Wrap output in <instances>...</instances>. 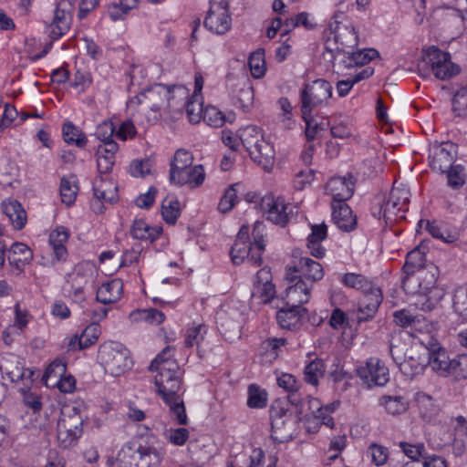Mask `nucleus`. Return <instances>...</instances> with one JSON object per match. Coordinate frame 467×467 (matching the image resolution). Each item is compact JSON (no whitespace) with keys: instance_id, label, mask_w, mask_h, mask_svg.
Segmentation results:
<instances>
[{"instance_id":"f257e3e1","label":"nucleus","mask_w":467,"mask_h":467,"mask_svg":"<svg viewBox=\"0 0 467 467\" xmlns=\"http://www.w3.org/2000/svg\"><path fill=\"white\" fill-rule=\"evenodd\" d=\"M173 348L166 347L151 361L149 369L157 371L154 383L158 395L169 405L174 419L181 425L188 422L183 401L178 395L181 389L180 368L172 358Z\"/></svg>"},{"instance_id":"f03ea898","label":"nucleus","mask_w":467,"mask_h":467,"mask_svg":"<svg viewBox=\"0 0 467 467\" xmlns=\"http://www.w3.org/2000/svg\"><path fill=\"white\" fill-rule=\"evenodd\" d=\"M265 224L262 222L256 221L253 227L252 242L249 237V227L243 225L240 228L230 252L234 264L239 265L244 259H247L254 265L261 264V256L265 247Z\"/></svg>"},{"instance_id":"7ed1b4c3","label":"nucleus","mask_w":467,"mask_h":467,"mask_svg":"<svg viewBox=\"0 0 467 467\" xmlns=\"http://www.w3.org/2000/svg\"><path fill=\"white\" fill-rule=\"evenodd\" d=\"M426 258L424 252L417 247L408 253L403 265L402 287L407 293H415L416 283L419 282L420 289L426 291L436 283V275L433 271L423 269Z\"/></svg>"},{"instance_id":"20e7f679","label":"nucleus","mask_w":467,"mask_h":467,"mask_svg":"<svg viewBox=\"0 0 467 467\" xmlns=\"http://www.w3.org/2000/svg\"><path fill=\"white\" fill-rule=\"evenodd\" d=\"M98 360L105 374L114 378L125 374L133 364L129 349L118 342L102 344Z\"/></svg>"},{"instance_id":"39448f33","label":"nucleus","mask_w":467,"mask_h":467,"mask_svg":"<svg viewBox=\"0 0 467 467\" xmlns=\"http://www.w3.org/2000/svg\"><path fill=\"white\" fill-rule=\"evenodd\" d=\"M83 417L80 409L76 406H66L62 409L57 420V441L62 448L75 445L82 435Z\"/></svg>"},{"instance_id":"423d86ee","label":"nucleus","mask_w":467,"mask_h":467,"mask_svg":"<svg viewBox=\"0 0 467 467\" xmlns=\"http://www.w3.org/2000/svg\"><path fill=\"white\" fill-rule=\"evenodd\" d=\"M379 57V52L374 48H364L350 53L344 60V65L349 69H354L353 73L337 82V88L341 85L352 88L359 81L368 78L374 73L373 67L366 66L372 59Z\"/></svg>"},{"instance_id":"0eeeda50","label":"nucleus","mask_w":467,"mask_h":467,"mask_svg":"<svg viewBox=\"0 0 467 467\" xmlns=\"http://www.w3.org/2000/svg\"><path fill=\"white\" fill-rule=\"evenodd\" d=\"M410 190L403 186H393L388 199L379 202L378 212H373L379 219L383 217L388 223H393L405 218V213L409 209Z\"/></svg>"},{"instance_id":"6e6552de","label":"nucleus","mask_w":467,"mask_h":467,"mask_svg":"<svg viewBox=\"0 0 467 467\" xmlns=\"http://www.w3.org/2000/svg\"><path fill=\"white\" fill-rule=\"evenodd\" d=\"M422 58L438 79L449 80L461 72V67L451 61V54L435 46L424 49Z\"/></svg>"},{"instance_id":"1a4fd4ad","label":"nucleus","mask_w":467,"mask_h":467,"mask_svg":"<svg viewBox=\"0 0 467 467\" xmlns=\"http://www.w3.org/2000/svg\"><path fill=\"white\" fill-rule=\"evenodd\" d=\"M271 438L277 443L293 439L296 420L291 412L280 406L270 408Z\"/></svg>"},{"instance_id":"9d476101","label":"nucleus","mask_w":467,"mask_h":467,"mask_svg":"<svg viewBox=\"0 0 467 467\" xmlns=\"http://www.w3.org/2000/svg\"><path fill=\"white\" fill-rule=\"evenodd\" d=\"M203 24L205 28L213 34H226L232 27V16L227 0H210V8Z\"/></svg>"},{"instance_id":"9b49d317","label":"nucleus","mask_w":467,"mask_h":467,"mask_svg":"<svg viewBox=\"0 0 467 467\" xmlns=\"http://www.w3.org/2000/svg\"><path fill=\"white\" fill-rule=\"evenodd\" d=\"M71 22V4L67 0H59L51 20L46 23V32L52 40H57L69 30Z\"/></svg>"},{"instance_id":"f8f14e48","label":"nucleus","mask_w":467,"mask_h":467,"mask_svg":"<svg viewBox=\"0 0 467 467\" xmlns=\"http://www.w3.org/2000/svg\"><path fill=\"white\" fill-rule=\"evenodd\" d=\"M359 379L368 387H383L389 381L388 367L380 359L370 358L356 369Z\"/></svg>"},{"instance_id":"ddd939ff","label":"nucleus","mask_w":467,"mask_h":467,"mask_svg":"<svg viewBox=\"0 0 467 467\" xmlns=\"http://www.w3.org/2000/svg\"><path fill=\"white\" fill-rule=\"evenodd\" d=\"M146 439L141 435L133 437L119 451L116 462L119 467H144Z\"/></svg>"},{"instance_id":"4468645a","label":"nucleus","mask_w":467,"mask_h":467,"mask_svg":"<svg viewBox=\"0 0 467 467\" xmlns=\"http://www.w3.org/2000/svg\"><path fill=\"white\" fill-rule=\"evenodd\" d=\"M343 17V13H336L329 22V31L335 42L339 44L340 48L345 51L346 48L358 46V36L352 25L342 24Z\"/></svg>"},{"instance_id":"2eb2a0df","label":"nucleus","mask_w":467,"mask_h":467,"mask_svg":"<svg viewBox=\"0 0 467 467\" xmlns=\"http://www.w3.org/2000/svg\"><path fill=\"white\" fill-rule=\"evenodd\" d=\"M96 267L91 262L78 264L67 275V283L70 285L77 299L83 298L85 286L94 282Z\"/></svg>"},{"instance_id":"dca6fc26","label":"nucleus","mask_w":467,"mask_h":467,"mask_svg":"<svg viewBox=\"0 0 467 467\" xmlns=\"http://www.w3.org/2000/svg\"><path fill=\"white\" fill-rule=\"evenodd\" d=\"M381 302V290L379 287H370V292L363 295L356 309L352 311L354 318L359 324L371 320L375 317Z\"/></svg>"},{"instance_id":"f3484780","label":"nucleus","mask_w":467,"mask_h":467,"mask_svg":"<svg viewBox=\"0 0 467 467\" xmlns=\"http://www.w3.org/2000/svg\"><path fill=\"white\" fill-rule=\"evenodd\" d=\"M260 207L266 215V219L275 224L285 226L289 218L287 209L291 206L282 197L275 198L273 195H266L262 198Z\"/></svg>"},{"instance_id":"a211bd4d","label":"nucleus","mask_w":467,"mask_h":467,"mask_svg":"<svg viewBox=\"0 0 467 467\" xmlns=\"http://www.w3.org/2000/svg\"><path fill=\"white\" fill-rule=\"evenodd\" d=\"M455 150L451 142L438 143L437 141L431 145L429 150L430 165L432 170L444 173L451 168Z\"/></svg>"},{"instance_id":"6ab92c4d","label":"nucleus","mask_w":467,"mask_h":467,"mask_svg":"<svg viewBox=\"0 0 467 467\" xmlns=\"http://www.w3.org/2000/svg\"><path fill=\"white\" fill-rule=\"evenodd\" d=\"M355 179L351 173L346 176H334L326 185V192L332 196L333 202H345L354 193Z\"/></svg>"},{"instance_id":"aec40b11","label":"nucleus","mask_w":467,"mask_h":467,"mask_svg":"<svg viewBox=\"0 0 467 467\" xmlns=\"http://www.w3.org/2000/svg\"><path fill=\"white\" fill-rule=\"evenodd\" d=\"M428 348L429 366L439 376L452 377V359L449 358L447 351L439 346L438 342L430 341Z\"/></svg>"},{"instance_id":"412c9836","label":"nucleus","mask_w":467,"mask_h":467,"mask_svg":"<svg viewBox=\"0 0 467 467\" xmlns=\"http://www.w3.org/2000/svg\"><path fill=\"white\" fill-rule=\"evenodd\" d=\"M290 279L291 281L296 280V282L285 289V303L286 306L303 307L302 306L310 299L313 286L302 279L301 276H294Z\"/></svg>"},{"instance_id":"4be33fe9","label":"nucleus","mask_w":467,"mask_h":467,"mask_svg":"<svg viewBox=\"0 0 467 467\" xmlns=\"http://www.w3.org/2000/svg\"><path fill=\"white\" fill-rule=\"evenodd\" d=\"M306 314L307 309L305 307H294L285 304V306L276 312V321L282 328L296 330L302 326Z\"/></svg>"},{"instance_id":"5701e85b","label":"nucleus","mask_w":467,"mask_h":467,"mask_svg":"<svg viewBox=\"0 0 467 467\" xmlns=\"http://www.w3.org/2000/svg\"><path fill=\"white\" fill-rule=\"evenodd\" d=\"M169 177L171 182L175 185L190 184L192 186H199L204 181L205 173L202 165H191L186 169L170 171Z\"/></svg>"},{"instance_id":"b1692460","label":"nucleus","mask_w":467,"mask_h":467,"mask_svg":"<svg viewBox=\"0 0 467 467\" xmlns=\"http://www.w3.org/2000/svg\"><path fill=\"white\" fill-rule=\"evenodd\" d=\"M331 96V89H302L300 93L302 116H308L314 109L322 107Z\"/></svg>"},{"instance_id":"393cba45","label":"nucleus","mask_w":467,"mask_h":467,"mask_svg":"<svg viewBox=\"0 0 467 467\" xmlns=\"http://www.w3.org/2000/svg\"><path fill=\"white\" fill-rule=\"evenodd\" d=\"M332 220L344 232L354 230L357 224L356 216L346 202L332 203Z\"/></svg>"},{"instance_id":"a878e982","label":"nucleus","mask_w":467,"mask_h":467,"mask_svg":"<svg viewBox=\"0 0 467 467\" xmlns=\"http://www.w3.org/2000/svg\"><path fill=\"white\" fill-rule=\"evenodd\" d=\"M295 272L300 273L301 278H305L309 285L321 280L324 276V270L321 264L309 258L301 257L298 264L294 267Z\"/></svg>"},{"instance_id":"bb28decb","label":"nucleus","mask_w":467,"mask_h":467,"mask_svg":"<svg viewBox=\"0 0 467 467\" xmlns=\"http://www.w3.org/2000/svg\"><path fill=\"white\" fill-rule=\"evenodd\" d=\"M249 155L265 171H270L273 168L275 151L274 146L265 138L250 151Z\"/></svg>"},{"instance_id":"cd10ccee","label":"nucleus","mask_w":467,"mask_h":467,"mask_svg":"<svg viewBox=\"0 0 467 467\" xmlns=\"http://www.w3.org/2000/svg\"><path fill=\"white\" fill-rule=\"evenodd\" d=\"M0 369L13 382H20L25 379H27L28 382L31 381L30 377L32 376V372L28 369H25L14 356L4 358L0 362Z\"/></svg>"},{"instance_id":"c85d7f7f","label":"nucleus","mask_w":467,"mask_h":467,"mask_svg":"<svg viewBox=\"0 0 467 467\" xmlns=\"http://www.w3.org/2000/svg\"><path fill=\"white\" fill-rule=\"evenodd\" d=\"M327 236V227L323 223L311 225V234L307 237V248L310 254L316 258H323L326 254V249L321 245V242Z\"/></svg>"},{"instance_id":"c756f323","label":"nucleus","mask_w":467,"mask_h":467,"mask_svg":"<svg viewBox=\"0 0 467 467\" xmlns=\"http://www.w3.org/2000/svg\"><path fill=\"white\" fill-rule=\"evenodd\" d=\"M204 109L202 89H193L192 94L187 95L185 101V110L189 121L192 124L199 123L203 117Z\"/></svg>"},{"instance_id":"7c9ffc66","label":"nucleus","mask_w":467,"mask_h":467,"mask_svg":"<svg viewBox=\"0 0 467 467\" xmlns=\"http://www.w3.org/2000/svg\"><path fill=\"white\" fill-rule=\"evenodd\" d=\"M118 150L116 142H108L98 147L97 165L100 173H108L112 170Z\"/></svg>"},{"instance_id":"2f4dec72","label":"nucleus","mask_w":467,"mask_h":467,"mask_svg":"<svg viewBox=\"0 0 467 467\" xmlns=\"http://www.w3.org/2000/svg\"><path fill=\"white\" fill-rule=\"evenodd\" d=\"M7 259L11 266L21 272L32 261L33 252L25 244L16 243L11 246Z\"/></svg>"},{"instance_id":"473e14b6","label":"nucleus","mask_w":467,"mask_h":467,"mask_svg":"<svg viewBox=\"0 0 467 467\" xmlns=\"http://www.w3.org/2000/svg\"><path fill=\"white\" fill-rule=\"evenodd\" d=\"M122 292V281L120 279H113L99 287L96 299L104 305L112 304L121 297Z\"/></svg>"},{"instance_id":"72a5a7b5","label":"nucleus","mask_w":467,"mask_h":467,"mask_svg":"<svg viewBox=\"0 0 467 467\" xmlns=\"http://www.w3.org/2000/svg\"><path fill=\"white\" fill-rule=\"evenodd\" d=\"M2 207L15 229L21 230L26 225V213L18 201L6 199L3 202Z\"/></svg>"},{"instance_id":"f704fd0d","label":"nucleus","mask_w":467,"mask_h":467,"mask_svg":"<svg viewBox=\"0 0 467 467\" xmlns=\"http://www.w3.org/2000/svg\"><path fill=\"white\" fill-rule=\"evenodd\" d=\"M94 197L103 199L105 202L112 203L118 200V187L109 179L99 177L93 183Z\"/></svg>"},{"instance_id":"c9c22d12","label":"nucleus","mask_w":467,"mask_h":467,"mask_svg":"<svg viewBox=\"0 0 467 467\" xmlns=\"http://www.w3.org/2000/svg\"><path fill=\"white\" fill-rule=\"evenodd\" d=\"M100 335L99 324L92 322L88 326L79 337L75 336L70 339L69 348L71 349H83L95 344Z\"/></svg>"},{"instance_id":"e433bc0d","label":"nucleus","mask_w":467,"mask_h":467,"mask_svg":"<svg viewBox=\"0 0 467 467\" xmlns=\"http://www.w3.org/2000/svg\"><path fill=\"white\" fill-rule=\"evenodd\" d=\"M415 285L416 289L419 290L412 293L413 295H416V299L413 303L415 307L423 312H431L434 310L438 306L440 301V296H436L434 295L436 292L434 285L426 291L420 289L419 282L416 283Z\"/></svg>"},{"instance_id":"4c0bfd02","label":"nucleus","mask_w":467,"mask_h":467,"mask_svg":"<svg viewBox=\"0 0 467 467\" xmlns=\"http://www.w3.org/2000/svg\"><path fill=\"white\" fill-rule=\"evenodd\" d=\"M69 236L68 230L64 226L56 227L49 234V244L52 246L57 261L64 260L67 256L65 244Z\"/></svg>"},{"instance_id":"58836bf2","label":"nucleus","mask_w":467,"mask_h":467,"mask_svg":"<svg viewBox=\"0 0 467 467\" xmlns=\"http://www.w3.org/2000/svg\"><path fill=\"white\" fill-rule=\"evenodd\" d=\"M302 119L306 123L305 133L308 141L315 140L321 132L327 130L330 126V122L327 118L318 115H304L302 116Z\"/></svg>"},{"instance_id":"ea45409f","label":"nucleus","mask_w":467,"mask_h":467,"mask_svg":"<svg viewBox=\"0 0 467 467\" xmlns=\"http://www.w3.org/2000/svg\"><path fill=\"white\" fill-rule=\"evenodd\" d=\"M59 191L62 202L67 206L72 205L78 192L77 177L73 174L63 176L60 181Z\"/></svg>"},{"instance_id":"a19ab883","label":"nucleus","mask_w":467,"mask_h":467,"mask_svg":"<svg viewBox=\"0 0 467 467\" xmlns=\"http://www.w3.org/2000/svg\"><path fill=\"white\" fill-rule=\"evenodd\" d=\"M394 322L396 325L408 328H421V324L425 322L426 318L420 314H412L410 309L404 308L395 311L393 314Z\"/></svg>"},{"instance_id":"79ce46f5","label":"nucleus","mask_w":467,"mask_h":467,"mask_svg":"<svg viewBox=\"0 0 467 467\" xmlns=\"http://www.w3.org/2000/svg\"><path fill=\"white\" fill-rule=\"evenodd\" d=\"M264 139L261 130L254 125L246 126L239 130V140L243 146L250 151Z\"/></svg>"},{"instance_id":"37998d69","label":"nucleus","mask_w":467,"mask_h":467,"mask_svg":"<svg viewBox=\"0 0 467 467\" xmlns=\"http://www.w3.org/2000/svg\"><path fill=\"white\" fill-rule=\"evenodd\" d=\"M66 363L62 359L54 360L46 369L43 380L47 387L55 388L58 379L66 373Z\"/></svg>"},{"instance_id":"c03bdc74","label":"nucleus","mask_w":467,"mask_h":467,"mask_svg":"<svg viewBox=\"0 0 467 467\" xmlns=\"http://www.w3.org/2000/svg\"><path fill=\"white\" fill-rule=\"evenodd\" d=\"M325 373V364L321 358H316L310 361L305 368L304 378L306 383L317 387L319 379Z\"/></svg>"},{"instance_id":"a18cd8bd","label":"nucleus","mask_w":467,"mask_h":467,"mask_svg":"<svg viewBox=\"0 0 467 467\" xmlns=\"http://www.w3.org/2000/svg\"><path fill=\"white\" fill-rule=\"evenodd\" d=\"M62 132L64 140L67 144H75L78 148H83L88 142L86 135L72 122L65 123Z\"/></svg>"},{"instance_id":"49530a36","label":"nucleus","mask_w":467,"mask_h":467,"mask_svg":"<svg viewBox=\"0 0 467 467\" xmlns=\"http://www.w3.org/2000/svg\"><path fill=\"white\" fill-rule=\"evenodd\" d=\"M379 404L391 415H399L408 409V401L402 396H382Z\"/></svg>"},{"instance_id":"de8ad7c7","label":"nucleus","mask_w":467,"mask_h":467,"mask_svg":"<svg viewBox=\"0 0 467 467\" xmlns=\"http://www.w3.org/2000/svg\"><path fill=\"white\" fill-rule=\"evenodd\" d=\"M99 265L102 271L106 275H113L124 265L125 262L121 258L118 257L116 253L113 251H105L99 255Z\"/></svg>"},{"instance_id":"09e8293b","label":"nucleus","mask_w":467,"mask_h":467,"mask_svg":"<svg viewBox=\"0 0 467 467\" xmlns=\"http://www.w3.org/2000/svg\"><path fill=\"white\" fill-rule=\"evenodd\" d=\"M341 281L346 286L362 290L364 294L370 292V287H375L364 275L360 274H345L342 276Z\"/></svg>"},{"instance_id":"8fccbe9b","label":"nucleus","mask_w":467,"mask_h":467,"mask_svg":"<svg viewBox=\"0 0 467 467\" xmlns=\"http://www.w3.org/2000/svg\"><path fill=\"white\" fill-rule=\"evenodd\" d=\"M267 405V393L255 384L248 387L247 406L252 409H263Z\"/></svg>"},{"instance_id":"3c124183","label":"nucleus","mask_w":467,"mask_h":467,"mask_svg":"<svg viewBox=\"0 0 467 467\" xmlns=\"http://www.w3.org/2000/svg\"><path fill=\"white\" fill-rule=\"evenodd\" d=\"M248 65L254 78H262L266 70L264 50L258 49L253 52L249 57Z\"/></svg>"},{"instance_id":"603ef678","label":"nucleus","mask_w":467,"mask_h":467,"mask_svg":"<svg viewBox=\"0 0 467 467\" xmlns=\"http://www.w3.org/2000/svg\"><path fill=\"white\" fill-rule=\"evenodd\" d=\"M426 229L432 237L440 239L446 244L454 243L458 239L456 233L449 231L446 227L435 222H428Z\"/></svg>"},{"instance_id":"864d4df0","label":"nucleus","mask_w":467,"mask_h":467,"mask_svg":"<svg viewBox=\"0 0 467 467\" xmlns=\"http://www.w3.org/2000/svg\"><path fill=\"white\" fill-rule=\"evenodd\" d=\"M397 335L391 337L389 340V354L393 361L400 367L402 373L410 375L408 368L410 367V362L414 360L410 358L409 360H403V349L395 344Z\"/></svg>"},{"instance_id":"5fc2aeb1","label":"nucleus","mask_w":467,"mask_h":467,"mask_svg":"<svg viewBox=\"0 0 467 467\" xmlns=\"http://www.w3.org/2000/svg\"><path fill=\"white\" fill-rule=\"evenodd\" d=\"M451 109L458 117L467 115V89H452Z\"/></svg>"},{"instance_id":"6e6d98bb","label":"nucleus","mask_w":467,"mask_h":467,"mask_svg":"<svg viewBox=\"0 0 467 467\" xmlns=\"http://www.w3.org/2000/svg\"><path fill=\"white\" fill-rule=\"evenodd\" d=\"M275 296V289L273 284H254L252 292V299L259 300V303L267 304Z\"/></svg>"},{"instance_id":"4d7b16f0","label":"nucleus","mask_w":467,"mask_h":467,"mask_svg":"<svg viewBox=\"0 0 467 467\" xmlns=\"http://www.w3.org/2000/svg\"><path fill=\"white\" fill-rule=\"evenodd\" d=\"M452 306L464 319H467V285L459 286L454 290Z\"/></svg>"},{"instance_id":"13d9d810","label":"nucleus","mask_w":467,"mask_h":467,"mask_svg":"<svg viewBox=\"0 0 467 467\" xmlns=\"http://www.w3.org/2000/svg\"><path fill=\"white\" fill-rule=\"evenodd\" d=\"M254 89H235L236 94L234 95V104L243 109L244 112H248L252 109L254 100Z\"/></svg>"},{"instance_id":"bf43d9fd","label":"nucleus","mask_w":467,"mask_h":467,"mask_svg":"<svg viewBox=\"0 0 467 467\" xmlns=\"http://www.w3.org/2000/svg\"><path fill=\"white\" fill-rule=\"evenodd\" d=\"M161 215L168 223H174L179 216V202L174 198H165L161 203Z\"/></svg>"},{"instance_id":"052dcab7","label":"nucleus","mask_w":467,"mask_h":467,"mask_svg":"<svg viewBox=\"0 0 467 467\" xmlns=\"http://www.w3.org/2000/svg\"><path fill=\"white\" fill-rule=\"evenodd\" d=\"M206 332V327L202 324L193 325L192 327H189L185 334V347L192 348L194 345H199L203 340Z\"/></svg>"},{"instance_id":"680f3d73","label":"nucleus","mask_w":467,"mask_h":467,"mask_svg":"<svg viewBox=\"0 0 467 467\" xmlns=\"http://www.w3.org/2000/svg\"><path fill=\"white\" fill-rule=\"evenodd\" d=\"M240 184L235 183L231 186H229L225 192L223 196L221 198L219 203H218V210L225 213L232 210V208L236 203L238 198H237V190L236 187H239Z\"/></svg>"},{"instance_id":"e2e57ef3","label":"nucleus","mask_w":467,"mask_h":467,"mask_svg":"<svg viewBox=\"0 0 467 467\" xmlns=\"http://www.w3.org/2000/svg\"><path fill=\"white\" fill-rule=\"evenodd\" d=\"M202 119L209 126L219 128L225 122L224 115L215 107L208 105L205 107Z\"/></svg>"},{"instance_id":"0e129e2a","label":"nucleus","mask_w":467,"mask_h":467,"mask_svg":"<svg viewBox=\"0 0 467 467\" xmlns=\"http://www.w3.org/2000/svg\"><path fill=\"white\" fill-rule=\"evenodd\" d=\"M193 156L192 154L184 150L179 149L176 150L172 161H171L170 171H178L181 169H186L192 165Z\"/></svg>"},{"instance_id":"69168bd1","label":"nucleus","mask_w":467,"mask_h":467,"mask_svg":"<svg viewBox=\"0 0 467 467\" xmlns=\"http://www.w3.org/2000/svg\"><path fill=\"white\" fill-rule=\"evenodd\" d=\"M286 343L284 337H271L262 343V349L265 351L269 359H275L278 356V349Z\"/></svg>"},{"instance_id":"338daca9","label":"nucleus","mask_w":467,"mask_h":467,"mask_svg":"<svg viewBox=\"0 0 467 467\" xmlns=\"http://www.w3.org/2000/svg\"><path fill=\"white\" fill-rule=\"evenodd\" d=\"M114 132V124L110 120H104L99 125H98L95 131V136L102 142V144H105L108 142H114L112 140Z\"/></svg>"},{"instance_id":"774afa93","label":"nucleus","mask_w":467,"mask_h":467,"mask_svg":"<svg viewBox=\"0 0 467 467\" xmlns=\"http://www.w3.org/2000/svg\"><path fill=\"white\" fill-rule=\"evenodd\" d=\"M452 377L456 380L467 379V354L458 355L452 359Z\"/></svg>"}]
</instances>
